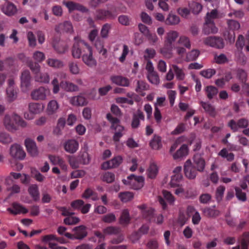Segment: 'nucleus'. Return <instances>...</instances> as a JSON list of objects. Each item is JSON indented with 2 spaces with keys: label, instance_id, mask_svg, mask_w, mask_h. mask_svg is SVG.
<instances>
[{
  "label": "nucleus",
  "instance_id": "1",
  "mask_svg": "<svg viewBox=\"0 0 249 249\" xmlns=\"http://www.w3.org/2000/svg\"><path fill=\"white\" fill-rule=\"evenodd\" d=\"M179 36L178 33L174 30H171L166 34L164 46L161 49V53L166 58L172 56V50L174 48V43Z\"/></svg>",
  "mask_w": 249,
  "mask_h": 249
},
{
  "label": "nucleus",
  "instance_id": "2",
  "mask_svg": "<svg viewBox=\"0 0 249 249\" xmlns=\"http://www.w3.org/2000/svg\"><path fill=\"white\" fill-rule=\"evenodd\" d=\"M3 124L6 129L10 131L17 130L18 125L21 127L26 125V123L16 114H13L12 116L6 114L3 118Z\"/></svg>",
  "mask_w": 249,
  "mask_h": 249
},
{
  "label": "nucleus",
  "instance_id": "3",
  "mask_svg": "<svg viewBox=\"0 0 249 249\" xmlns=\"http://www.w3.org/2000/svg\"><path fill=\"white\" fill-rule=\"evenodd\" d=\"M137 207L141 210L142 217L146 220L149 221L153 220L158 224L162 223L163 220V216L161 214H159L155 217L154 210L152 208L148 207L145 204L139 205Z\"/></svg>",
  "mask_w": 249,
  "mask_h": 249
},
{
  "label": "nucleus",
  "instance_id": "4",
  "mask_svg": "<svg viewBox=\"0 0 249 249\" xmlns=\"http://www.w3.org/2000/svg\"><path fill=\"white\" fill-rule=\"evenodd\" d=\"M122 181L124 185L129 188L139 190L143 186L144 179L142 176H136L132 174L128 176L126 179H123Z\"/></svg>",
  "mask_w": 249,
  "mask_h": 249
},
{
  "label": "nucleus",
  "instance_id": "5",
  "mask_svg": "<svg viewBox=\"0 0 249 249\" xmlns=\"http://www.w3.org/2000/svg\"><path fill=\"white\" fill-rule=\"evenodd\" d=\"M110 123L111 128L114 130L113 140L115 142H118L120 138L125 134V128L120 124V121L118 118H115L110 116Z\"/></svg>",
  "mask_w": 249,
  "mask_h": 249
},
{
  "label": "nucleus",
  "instance_id": "6",
  "mask_svg": "<svg viewBox=\"0 0 249 249\" xmlns=\"http://www.w3.org/2000/svg\"><path fill=\"white\" fill-rule=\"evenodd\" d=\"M75 42L72 48V55L74 58H79L86 52L87 47L89 45L83 40L78 39V37H74Z\"/></svg>",
  "mask_w": 249,
  "mask_h": 249
},
{
  "label": "nucleus",
  "instance_id": "7",
  "mask_svg": "<svg viewBox=\"0 0 249 249\" xmlns=\"http://www.w3.org/2000/svg\"><path fill=\"white\" fill-rule=\"evenodd\" d=\"M98 33V31L96 29L91 30L89 35V38L91 42H94V45L98 50L100 54H101L104 57H106L107 50L104 48L103 43L98 38L95 40L97 36Z\"/></svg>",
  "mask_w": 249,
  "mask_h": 249
},
{
  "label": "nucleus",
  "instance_id": "8",
  "mask_svg": "<svg viewBox=\"0 0 249 249\" xmlns=\"http://www.w3.org/2000/svg\"><path fill=\"white\" fill-rule=\"evenodd\" d=\"M203 43L208 46L218 49H223L225 46L223 39L216 36H210L204 38Z\"/></svg>",
  "mask_w": 249,
  "mask_h": 249
},
{
  "label": "nucleus",
  "instance_id": "9",
  "mask_svg": "<svg viewBox=\"0 0 249 249\" xmlns=\"http://www.w3.org/2000/svg\"><path fill=\"white\" fill-rule=\"evenodd\" d=\"M74 234L65 233V236L71 239L82 240L87 235L86 227L84 225H80L75 227L73 229Z\"/></svg>",
  "mask_w": 249,
  "mask_h": 249
},
{
  "label": "nucleus",
  "instance_id": "10",
  "mask_svg": "<svg viewBox=\"0 0 249 249\" xmlns=\"http://www.w3.org/2000/svg\"><path fill=\"white\" fill-rule=\"evenodd\" d=\"M183 167L184 175L187 178L194 179L196 178L198 171L190 159H188L184 162Z\"/></svg>",
  "mask_w": 249,
  "mask_h": 249
},
{
  "label": "nucleus",
  "instance_id": "11",
  "mask_svg": "<svg viewBox=\"0 0 249 249\" xmlns=\"http://www.w3.org/2000/svg\"><path fill=\"white\" fill-rule=\"evenodd\" d=\"M50 94V90L48 88L40 87L33 90L31 96L35 100H43Z\"/></svg>",
  "mask_w": 249,
  "mask_h": 249
},
{
  "label": "nucleus",
  "instance_id": "12",
  "mask_svg": "<svg viewBox=\"0 0 249 249\" xmlns=\"http://www.w3.org/2000/svg\"><path fill=\"white\" fill-rule=\"evenodd\" d=\"M83 62L89 67H93L96 65V61L93 57L91 47L89 46L87 47L86 52L82 55Z\"/></svg>",
  "mask_w": 249,
  "mask_h": 249
},
{
  "label": "nucleus",
  "instance_id": "13",
  "mask_svg": "<svg viewBox=\"0 0 249 249\" xmlns=\"http://www.w3.org/2000/svg\"><path fill=\"white\" fill-rule=\"evenodd\" d=\"M10 154L13 158L19 160H23L26 155L21 146L18 144H14L11 146Z\"/></svg>",
  "mask_w": 249,
  "mask_h": 249
},
{
  "label": "nucleus",
  "instance_id": "14",
  "mask_svg": "<svg viewBox=\"0 0 249 249\" xmlns=\"http://www.w3.org/2000/svg\"><path fill=\"white\" fill-rule=\"evenodd\" d=\"M25 145L28 153L32 157L37 156L38 151L35 142L30 138L25 140Z\"/></svg>",
  "mask_w": 249,
  "mask_h": 249
},
{
  "label": "nucleus",
  "instance_id": "15",
  "mask_svg": "<svg viewBox=\"0 0 249 249\" xmlns=\"http://www.w3.org/2000/svg\"><path fill=\"white\" fill-rule=\"evenodd\" d=\"M63 4L68 8L70 12L77 10L84 13L88 11V9L83 5L71 1H63Z\"/></svg>",
  "mask_w": 249,
  "mask_h": 249
},
{
  "label": "nucleus",
  "instance_id": "16",
  "mask_svg": "<svg viewBox=\"0 0 249 249\" xmlns=\"http://www.w3.org/2000/svg\"><path fill=\"white\" fill-rule=\"evenodd\" d=\"M144 120V115L143 112L140 110H138L133 115V117L131 123V126L132 128L136 129L140 126V121Z\"/></svg>",
  "mask_w": 249,
  "mask_h": 249
},
{
  "label": "nucleus",
  "instance_id": "17",
  "mask_svg": "<svg viewBox=\"0 0 249 249\" xmlns=\"http://www.w3.org/2000/svg\"><path fill=\"white\" fill-rule=\"evenodd\" d=\"M60 88L67 92H75L79 90V87L73 83L66 80H62L60 82Z\"/></svg>",
  "mask_w": 249,
  "mask_h": 249
},
{
  "label": "nucleus",
  "instance_id": "18",
  "mask_svg": "<svg viewBox=\"0 0 249 249\" xmlns=\"http://www.w3.org/2000/svg\"><path fill=\"white\" fill-rule=\"evenodd\" d=\"M218 29L214 22L205 21L204 24L202 32L204 35L215 34L218 32Z\"/></svg>",
  "mask_w": 249,
  "mask_h": 249
},
{
  "label": "nucleus",
  "instance_id": "19",
  "mask_svg": "<svg viewBox=\"0 0 249 249\" xmlns=\"http://www.w3.org/2000/svg\"><path fill=\"white\" fill-rule=\"evenodd\" d=\"M55 31L57 33H71L73 31L72 24L70 21H65L56 26Z\"/></svg>",
  "mask_w": 249,
  "mask_h": 249
},
{
  "label": "nucleus",
  "instance_id": "20",
  "mask_svg": "<svg viewBox=\"0 0 249 249\" xmlns=\"http://www.w3.org/2000/svg\"><path fill=\"white\" fill-rule=\"evenodd\" d=\"M1 11L5 15L11 16L17 13V9L13 3L7 1L2 5Z\"/></svg>",
  "mask_w": 249,
  "mask_h": 249
},
{
  "label": "nucleus",
  "instance_id": "21",
  "mask_svg": "<svg viewBox=\"0 0 249 249\" xmlns=\"http://www.w3.org/2000/svg\"><path fill=\"white\" fill-rule=\"evenodd\" d=\"M7 211L14 215L20 213L25 214L28 212L26 208L17 203H13L12 208H8Z\"/></svg>",
  "mask_w": 249,
  "mask_h": 249
},
{
  "label": "nucleus",
  "instance_id": "22",
  "mask_svg": "<svg viewBox=\"0 0 249 249\" xmlns=\"http://www.w3.org/2000/svg\"><path fill=\"white\" fill-rule=\"evenodd\" d=\"M79 143L75 140H69L67 141L64 145L65 150L70 153H75L78 149Z\"/></svg>",
  "mask_w": 249,
  "mask_h": 249
},
{
  "label": "nucleus",
  "instance_id": "23",
  "mask_svg": "<svg viewBox=\"0 0 249 249\" xmlns=\"http://www.w3.org/2000/svg\"><path fill=\"white\" fill-rule=\"evenodd\" d=\"M109 160L104 162L101 166V178L103 181L109 183Z\"/></svg>",
  "mask_w": 249,
  "mask_h": 249
},
{
  "label": "nucleus",
  "instance_id": "24",
  "mask_svg": "<svg viewBox=\"0 0 249 249\" xmlns=\"http://www.w3.org/2000/svg\"><path fill=\"white\" fill-rule=\"evenodd\" d=\"M21 86L26 89L30 85L31 75L29 70H25L22 72L20 76Z\"/></svg>",
  "mask_w": 249,
  "mask_h": 249
},
{
  "label": "nucleus",
  "instance_id": "25",
  "mask_svg": "<svg viewBox=\"0 0 249 249\" xmlns=\"http://www.w3.org/2000/svg\"><path fill=\"white\" fill-rule=\"evenodd\" d=\"M188 154V146L186 144H183L175 153L172 154V156L174 160L182 159Z\"/></svg>",
  "mask_w": 249,
  "mask_h": 249
},
{
  "label": "nucleus",
  "instance_id": "26",
  "mask_svg": "<svg viewBox=\"0 0 249 249\" xmlns=\"http://www.w3.org/2000/svg\"><path fill=\"white\" fill-rule=\"evenodd\" d=\"M180 22L179 17L173 13H170L165 20V24L170 26L178 25Z\"/></svg>",
  "mask_w": 249,
  "mask_h": 249
},
{
  "label": "nucleus",
  "instance_id": "27",
  "mask_svg": "<svg viewBox=\"0 0 249 249\" xmlns=\"http://www.w3.org/2000/svg\"><path fill=\"white\" fill-rule=\"evenodd\" d=\"M111 80L113 83L120 86L128 87L130 85L129 80L126 77L121 76H112Z\"/></svg>",
  "mask_w": 249,
  "mask_h": 249
},
{
  "label": "nucleus",
  "instance_id": "28",
  "mask_svg": "<svg viewBox=\"0 0 249 249\" xmlns=\"http://www.w3.org/2000/svg\"><path fill=\"white\" fill-rule=\"evenodd\" d=\"M194 164L196 166L197 170L202 172L205 167V162L204 159L199 155H196L194 157Z\"/></svg>",
  "mask_w": 249,
  "mask_h": 249
},
{
  "label": "nucleus",
  "instance_id": "29",
  "mask_svg": "<svg viewBox=\"0 0 249 249\" xmlns=\"http://www.w3.org/2000/svg\"><path fill=\"white\" fill-rule=\"evenodd\" d=\"M130 220L131 217L129 211L127 209L123 210L119 219L120 224L124 226H126L130 223Z\"/></svg>",
  "mask_w": 249,
  "mask_h": 249
},
{
  "label": "nucleus",
  "instance_id": "30",
  "mask_svg": "<svg viewBox=\"0 0 249 249\" xmlns=\"http://www.w3.org/2000/svg\"><path fill=\"white\" fill-rule=\"evenodd\" d=\"M172 70L175 73L176 79L178 80L182 81L185 78V73L184 70L179 67L176 64H173L171 65Z\"/></svg>",
  "mask_w": 249,
  "mask_h": 249
},
{
  "label": "nucleus",
  "instance_id": "31",
  "mask_svg": "<svg viewBox=\"0 0 249 249\" xmlns=\"http://www.w3.org/2000/svg\"><path fill=\"white\" fill-rule=\"evenodd\" d=\"M159 171V168L157 164L154 162H151L147 170V174L148 178H154L156 177Z\"/></svg>",
  "mask_w": 249,
  "mask_h": 249
},
{
  "label": "nucleus",
  "instance_id": "32",
  "mask_svg": "<svg viewBox=\"0 0 249 249\" xmlns=\"http://www.w3.org/2000/svg\"><path fill=\"white\" fill-rule=\"evenodd\" d=\"M28 192L34 201H37L39 199V192L37 185H31L28 188Z\"/></svg>",
  "mask_w": 249,
  "mask_h": 249
},
{
  "label": "nucleus",
  "instance_id": "33",
  "mask_svg": "<svg viewBox=\"0 0 249 249\" xmlns=\"http://www.w3.org/2000/svg\"><path fill=\"white\" fill-rule=\"evenodd\" d=\"M71 104L74 106H83L87 104L86 99L81 95L72 97L70 100Z\"/></svg>",
  "mask_w": 249,
  "mask_h": 249
},
{
  "label": "nucleus",
  "instance_id": "34",
  "mask_svg": "<svg viewBox=\"0 0 249 249\" xmlns=\"http://www.w3.org/2000/svg\"><path fill=\"white\" fill-rule=\"evenodd\" d=\"M182 179L183 176L182 175H173L171 177V179L169 183V185L172 188L179 187L181 185L180 183Z\"/></svg>",
  "mask_w": 249,
  "mask_h": 249
},
{
  "label": "nucleus",
  "instance_id": "35",
  "mask_svg": "<svg viewBox=\"0 0 249 249\" xmlns=\"http://www.w3.org/2000/svg\"><path fill=\"white\" fill-rule=\"evenodd\" d=\"M46 62L49 66L55 69H59L64 66L63 61L57 59L48 58Z\"/></svg>",
  "mask_w": 249,
  "mask_h": 249
},
{
  "label": "nucleus",
  "instance_id": "36",
  "mask_svg": "<svg viewBox=\"0 0 249 249\" xmlns=\"http://www.w3.org/2000/svg\"><path fill=\"white\" fill-rule=\"evenodd\" d=\"M18 89L16 88L7 87L6 89V93L8 100L9 102H12L16 100L17 97V93Z\"/></svg>",
  "mask_w": 249,
  "mask_h": 249
},
{
  "label": "nucleus",
  "instance_id": "37",
  "mask_svg": "<svg viewBox=\"0 0 249 249\" xmlns=\"http://www.w3.org/2000/svg\"><path fill=\"white\" fill-rule=\"evenodd\" d=\"M150 145L154 150H159L161 148L162 143L160 137L155 135L150 142Z\"/></svg>",
  "mask_w": 249,
  "mask_h": 249
},
{
  "label": "nucleus",
  "instance_id": "38",
  "mask_svg": "<svg viewBox=\"0 0 249 249\" xmlns=\"http://www.w3.org/2000/svg\"><path fill=\"white\" fill-rule=\"evenodd\" d=\"M35 80L38 82L49 83L50 76L48 73H41L40 71L35 75Z\"/></svg>",
  "mask_w": 249,
  "mask_h": 249
},
{
  "label": "nucleus",
  "instance_id": "39",
  "mask_svg": "<svg viewBox=\"0 0 249 249\" xmlns=\"http://www.w3.org/2000/svg\"><path fill=\"white\" fill-rule=\"evenodd\" d=\"M204 91L207 97L209 99H213L218 93L217 89L212 86H208L205 88Z\"/></svg>",
  "mask_w": 249,
  "mask_h": 249
},
{
  "label": "nucleus",
  "instance_id": "40",
  "mask_svg": "<svg viewBox=\"0 0 249 249\" xmlns=\"http://www.w3.org/2000/svg\"><path fill=\"white\" fill-rule=\"evenodd\" d=\"M167 105V103L165 96L158 97L154 104V108L160 109V108L166 107Z\"/></svg>",
  "mask_w": 249,
  "mask_h": 249
},
{
  "label": "nucleus",
  "instance_id": "41",
  "mask_svg": "<svg viewBox=\"0 0 249 249\" xmlns=\"http://www.w3.org/2000/svg\"><path fill=\"white\" fill-rule=\"evenodd\" d=\"M119 197L123 202L131 201L134 198V194L130 192H124L119 194Z\"/></svg>",
  "mask_w": 249,
  "mask_h": 249
},
{
  "label": "nucleus",
  "instance_id": "42",
  "mask_svg": "<svg viewBox=\"0 0 249 249\" xmlns=\"http://www.w3.org/2000/svg\"><path fill=\"white\" fill-rule=\"evenodd\" d=\"M204 214L208 217H215L219 215L220 212L216 210L214 206L206 208L203 211Z\"/></svg>",
  "mask_w": 249,
  "mask_h": 249
},
{
  "label": "nucleus",
  "instance_id": "43",
  "mask_svg": "<svg viewBox=\"0 0 249 249\" xmlns=\"http://www.w3.org/2000/svg\"><path fill=\"white\" fill-rule=\"evenodd\" d=\"M59 108L58 103L55 100H52L49 102L47 107L48 114H53L55 113Z\"/></svg>",
  "mask_w": 249,
  "mask_h": 249
},
{
  "label": "nucleus",
  "instance_id": "44",
  "mask_svg": "<svg viewBox=\"0 0 249 249\" xmlns=\"http://www.w3.org/2000/svg\"><path fill=\"white\" fill-rule=\"evenodd\" d=\"M53 47L57 53H64L68 49L66 44L62 42L53 43Z\"/></svg>",
  "mask_w": 249,
  "mask_h": 249
},
{
  "label": "nucleus",
  "instance_id": "45",
  "mask_svg": "<svg viewBox=\"0 0 249 249\" xmlns=\"http://www.w3.org/2000/svg\"><path fill=\"white\" fill-rule=\"evenodd\" d=\"M218 156L226 158L228 161H232L234 159V155L232 153H229L227 149L223 148L218 154Z\"/></svg>",
  "mask_w": 249,
  "mask_h": 249
},
{
  "label": "nucleus",
  "instance_id": "46",
  "mask_svg": "<svg viewBox=\"0 0 249 249\" xmlns=\"http://www.w3.org/2000/svg\"><path fill=\"white\" fill-rule=\"evenodd\" d=\"M200 104L204 108V109L212 116L215 115V111L214 107L210 104L204 102H200Z\"/></svg>",
  "mask_w": 249,
  "mask_h": 249
},
{
  "label": "nucleus",
  "instance_id": "47",
  "mask_svg": "<svg viewBox=\"0 0 249 249\" xmlns=\"http://www.w3.org/2000/svg\"><path fill=\"white\" fill-rule=\"evenodd\" d=\"M200 54V52L196 49L192 50L186 54V59L187 61L196 60Z\"/></svg>",
  "mask_w": 249,
  "mask_h": 249
},
{
  "label": "nucleus",
  "instance_id": "48",
  "mask_svg": "<svg viewBox=\"0 0 249 249\" xmlns=\"http://www.w3.org/2000/svg\"><path fill=\"white\" fill-rule=\"evenodd\" d=\"M147 78L151 84L158 85L160 83V78L156 71L147 74Z\"/></svg>",
  "mask_w": 249,
  "mask_h": 249
},
{
  "label": "nucleus",
  "instance_id": "49",
  "mask_svg": "<svg viewBox=\"0 0 249 249\" xmlns=\"http://www.w3.org/2000/svg\"><path fill=\"white\" fill-rule=\"evenodd\" d=\"M189 6L194 14H199L202 9V5L197 2H192L189 4Z\"/></svg>",
  "mask_w": 249,
  "mask_h": 249
},
{
  "label": "nucleus",
  "instance_id": "50",
  "mask_svg": "<svg viewBox=\"0 0 249 249\" xmlns=\"http://www.w3.org/2000/svg\"><path fill=\"white\" fill-rule=\"evenodd\" d=\"M178 43L179 45L184 46L187 49H190L191 47V44L189 38L185 36H181L178 40Z\"/></svg>",
  "mask_w": 249,
  "mask_h": 249
},
{
  "label": "nucleus",
  "instance_id": "51",
  "mask_svg": "<svg viewBox=\"0 0 249 249\" xmlns=\"http://www.w3.org/2000/svg\"><path fill=\"white\" fill-rule=\"evenodd\" d=\"M149 86L147 84L142 80H139L137 82V86L135 90L138 93H141L143 91L148 90Z\"/></svg>",
  "mask_w": 249,
  "mask_h": 249
},
{
  "label": "nucleus",
  "instance_id": "52",
  "mask_svg": "<svg viewBox=\"0 0 249 249\" xmlns=\"http://www.w3.org/2000/svg\"><path fill=\"white\" fill-rule=\"evenodd\" d=\"M216 73V71L214 69H208L203 70L200 72V74L205 78H211Z\"/></svg>",
  "mask_w": 249,
  "mask_h": 249
},
{
  "label": "nucleus",
  "instance_id": "53",
  "mask_svg": "<svg viewBox=\"0 0 249 249\" xmlns=\"http://www.w3.org/2000/svg\"><path fill=\"white\" fill-rule=\"evenodd\" d=\"M123 158L121 156H116L110 160V168L118 167L122 162Z\"/></svg>",
  "mask_w": 249,
  "mask_h": 249
},
{
  "label": "nucleus",
  "instance_id": "54",
  "mask_svg": "<svg viewBox=\"0 0 249 249\" xmlns=\"http://www.w3.org/2000/svg\"><path fill=\"white\" fill-rule=\"evenodd\" d=\"M28 66L35 75L40 71V66L37 62L29 61L28 63Z\"/></svg>",
  "mask_w": 249,
  "mask_h": 249
},
{
  "label": "nucleus",
  "instance_id": "55",
  "mask_svg": "<svg viewBox=\"0 0 249 249\" xmlns=\"http://www.w3.org/2000/svg\"><path fill=\"white\" fill-rule=\"evenodd\" d=\"M213 60L214 62L219 64H224L228 61V58L224 53H221L219 55H214Z\"/></svg>",
  "mask_w": 249,
  "mask_h": 249
},
{
  "label": "nucleus",
  "instance_id": "56",
  "mask_svg": "<svg viewBox=\"0 0 249 249\" xmlns=\"http://www.w3.org/2000/svg\"><path fill=\"white\" fill-rule=\"evenodd\" d=\"M218 18V12L215 9L212 10L210 12L207 13L205 21L208 22H214L213 20Z\"/></svg>",
  "mask_w": 249,
  "mask_h": 249
},
{
  "label": "nucleus",
  "instance_id": "57",
  "mask_svg": "<svg viewBox=\"0 0 249 249\" xmlns=\"http://www.w3.org/2000/svg\"><path fill=\"white\" fill-rule=\"evenodd\" d=\"M80 221V219L78 217L72 216V215H70V216H68L64 219V223L66 225H75L78 223Z\"/></svg>",
  "mask_w": 249,
  "mask_h": 249
},
{
  "label": "nucleus",
  "instance_id": "58",
  "mask_svg": "<svg viewBox=\"0 0 249 249\" xmlns=\"http://www.w3.org/2000/svg\"><path fill=\"white\" fill-rule=\"evenodd\" d=\"M84 204V202L81 199H76L71 203V206L73 210H80Z\"/></svg>",
  "mask_w": 249,
  "mask_h": 249
},
{
  "label": "nucleus",
  "instance_id": "59",
  "mask_svg": "<svg viewBox=\"0 0 249 249\" xmlns=\"http://www.w3.org/2000/svg\"><path fill=\"white\" fill-rule=\"evenodd\" d=\"M79 162L83 164H87L89 162L90 159L88 152H84L79 156Z\"/></svg>",
  "mask_w": 249,
  "mask_h": 249
},
{
  "label": "nucleus",
  "instance_id": "60",
  "mask_svg": "<svg viewBox=\"0 0 249 249\" xmlns=\"http://www.w3.org/2000/svg\"><path fill=\"white\" fill-rule=\"evenodd\" d=\"M12 142L10 135L5 132L0 133V142L2 143H9Z\"/></svg>",
  "mask_w": 249,
  "mask_h": 249
},
{
  "label": "nucleus",
  "instance_id": "61",
  "mask_svg": "<svg viewBox=\"0 0 249 249\" xmlns=\"http://www.w3.org/2000/svg\"><path fill=\"white\" fill-rule=\"evenodd\" d=\"M162 194L164 198L168 201L170 204H173L175 201V198L173 195L170 192L166 190L162 191Z\"/></svg>",
  "mask_w": 249,
  "mask_h": 249
},
{
  "label": "nucleus",
  "instance_id": "62",
  "mask_svg": "<svg viewBox=\"0 0 249 249\" xmlns=\"http://www.w3.org/2000/svg\"><path fill=\"white\" fill-rule=\"evenodd\" d=\"M228 25L229 29L233 31L237 30L240 28V23L234 20H229L228 21Z\"/></svg>",
  "mask_w": 249,
  "mask_h": 249
},
{
  "label": "nucleus",
  "instance_id": "63",
  "mask_svg": "<svg viewBox=\"0 0 249 249\" xmlns=\"http://www.w3.org/2000/svg\"><path fill=\"white\" fill-rule=\"evenodd\" d=\"M40 106L38 103H30L29 105V111L33 114H37L40 111Z\"/></svg>",
  "mask_w": 249,
  "mask_h": 249
},
{
  "label": "nucleus",
  "instance_id": "64",
  "mask_svg": "<svg viewBox=\"0 0 249 249\" xmlns=\"http://www.w3.org/2000/svg\"><path fill=\"white\" fill-rule=\"evenodd\" d=\"M69 68L70 72L73 74H77L79 72V68L76 63L70 62L69 63Z\"/></svg>",
  "mask_w": 249,
  "mask_h": 249
}]
</instances>
